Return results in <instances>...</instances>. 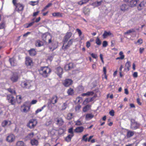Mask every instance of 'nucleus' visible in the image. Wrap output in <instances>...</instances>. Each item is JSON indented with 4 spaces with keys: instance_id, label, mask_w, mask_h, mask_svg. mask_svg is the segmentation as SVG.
Here are the masks:
<instances>
[{
    "instance_id": "nucleus-1",
    "label": "nucleus",
    "mask_w": 146,
    "mask_h": 146,
    "mask_svg": "<svg viewBox=\"0 0 146 146\" xmlns=\"http://www.w3.org/2000/svg\"><path fill=\"white\" fill-rule=\"evenodd\" d=\"M33 82L32 81L26 80L22 81L21 85L23 88L29 89L32 86Z\"/></svg>"
},
{
    "instance_id": "nucleus-2",
    "label": "nucleus",
    "mask_w": 146,
    "mask_h": 146,
    "mask_svg": "<svg viewBox=\"0 0 146 146\" xmlns=\"http://www.w3.org/2000/svg\"><path fill=\"white\" fill-rule=\"evenodd\" d=\"M140 125L139 123H137L134 119H131L130 120L131 129L132 130H136L139 128Z\"/></svg>"
},
{
    "instance_id": "nucleus-3",
    "label": "nucleus",
    "mask_w": 146,
    "mask_h": 146,
    "mask_svg": "<svg viewBox=\"0 0 146 146\" xmlns=\"http://www.w3.org/2000/svg\"><path fill=\"white\" fill-rule=\"evenodd\" d=\"M68 132L70 134L68 135L66 137L65 140L66 141L69 142L70 141L72 137L74 136V133L73 131V127H71L68 130Z\"/></svg>"
},
{
    "instance_id": "nucleus-4",
    "label": "nucleus",
    "mask_w": 146,
    "mask_h": 146,
    "mask_svg": "<svg viewBox=\"0 0 146 146\" xmlns=\"http://www.w3.org/2000/svg\"><path fill=\"white\" fill-rule=\"evenodd\" d=\"M30 107L31 106L29 105L28 103L25 102L21 106V109L22 111L25 113H27L29 111Z\"/></svg>"
},
{
    "instance_id": "nucleus-5",
    "label": "nucleus",
    "mask_w": 146,
    "mask_h": 146,
    "mask_svg": "<svg viewBox=\"0 0 146 146\" xmlns=\"http://www.w3.org/2000/svg\"><path fill=\"white\" fill-rule=\"evenodd\" d=\"M7 99L8 100V102L11 104V105H15V104L16 101L13 95L9 94L7 95Z\"/></svg>"
},
{
    "instance_id": "nucleus-6",
    "label": "nucleus",
    "mask_w": 146,
    "mask_h": 146,
    "mask_svg": "<svg viewBox=\"0 0 146 146\" xmlns=\"http://www.w3.org/2000/svg\"><path fill=\"white\" fill-rule=\"evenodd\" d=\"M17 0H13L12 2L14 5L16 6V9L18 11L23 10L24 7L21 4L17 3Z\"/></svg>"
},
{
    "instance_id": "nucleus-7",
    "label": "nucleus",
    "mask_w": 146,
    "mask_h": 146,
    "mask_svg": "<svg viewBox=\"0 0 146 146\" xmlns=\"http://www.w3.org/2000/svg\"><path fill=\"white\" fill-rule=\"evenodd\" d=\"M37 121L34 119H31L29 120L27 124V126L30 129L34 128L36 125Z\"/></svg>"
},
{
    "instance_id": "nucleus-8",
    "label": "nucleus",
    "mask_w": 146,
    "mask_h": 146,
    "mask_svg": "<svg viewBox=\"0 0 146 146\" xmlns=\"http://www.w3.org/2000/svg\"><path fill=\"white\" fill-rule=\"evenodd\" d=\"M38 70L40 72L43 73H50L51 72L50 69L48 66L41 67Z\"/></svg>"
},
{
    "instance_id": "nucleus-9",
    "label": "nucleus",
    "mask_w": 146,
    "mask_h": 146,
    "mask_svg": "<svg viewBox=\"0 0 146 146\" xmlns=\"http://www.w3.org/2000/svg\"><path fill=\"white\" fill-rule=\"evenodd\" d=\"M73 83V80L70 79H65L62 83L63 85L66 87L70 86Z\"/></svg>"
},
{
    "instance_id": "nucleus-10",
    "label": "nucleus",
    "mask_w": 146,
    "mask_h": 146,
    "mask_svg": "<svg viewBox=\"0 0 146 146\" xmlns=\"http://www.w3.org/2000/svg\"><path fill=\"white\" fill-rule=\"evenodd\" d=\"M73 43V39H70L67 44V42H66L65 44H64V42H63V44L62 47V49L64 50L68 48Z\"/></svg>"
},
{
    "instance_id": "nucleus-11",
    "label": "nucleus",
    "mask_w": 146,
    "mask_h": 146,
    "mask_svg": "<svg viewBox=\"0 0 146 146\" xmlns=\"http://www.w3.org/2000/svg\"><path fill=\"white\" fill-rule=\"evenodd\" d=\"M15 137L13 134H10L7 136L6 138V141L9 143H12L14 141Z\"/></svg>"
},
{
    "instance_id": "nucleus-12",
    "label": "nucleus",
    "mask_w": 146,
    "mask_h": 146,
    "mask_svg": "<svg viewBox=\"0 0 146 146\" xmlns=\"http://www.w3.org/2000/svg\"><path fill=\"white\" fill-rule=\"evenodd\" d=\"M56 123L58 126H61L64 123V121L62 117H57L55 120Z\"/></svg>"
},
{
    "instance_id": "nucleus-13",
    "label": "nucleus",
    "mask_w": 146,
    "mask_h": 146,
    "mask_svg": "<svg viewBox=\"0 0 146 146\" xmlns=\"http://www.w3.org/2000/svg\"><path fill=\"white\" fill-rule=\"evenodd\" d=\"M72 35V34L70 32L67 33L66 35L64 37L63 41L64 42V44H65L66 42H67L68 39L71 37Z\"/></svg>"
},
{
    "instance_id": "nucleus-14",
    "label": "nucleus",
    "mask_w": 146,
    "mask_h": 146,
    "mask_svg": "<svg viewBox=\"0 0 146 146\" xmlns=\"http://www.w3.org/2000/svg\"><path fill=\"white\" fill-rule=\"evenodd\" d=\"M25 64L27 66L29 67L33 66V64L32 59L29 58H26Z\"/></svg>"
},
{
    "instance_id": "nucleus-15",
    "label": "nucleus",
    "mask_w": 146,
    "mask_h": 146,
    "mask_svg": "<svg viewBox=\"0 0 146 146\" xmlns=\"http://www.w3.org/2000/svg\"><path fill=\"white\" fill-rule=\"evenodd\" d=\"M84 128L83 126L78 127L74 129V131L76 133H81L84 131Z\"/></svg>"
},
{
    "instance_id": "nucleus-16",
    "label": "nucleus",
    "mask_w": 146,
    "mask_h": 146,
    "mask_svg": "<svg viewBox=\"0 0 146 146\" xmlns=\"http://www.w3.org/2000/svg\"><path fill=\"white\" fill-rule=\"evenodd\" d=\"M18 79V76L16 74H13V75L11 78V80L13 82H17Z\"/></svg>"
},
{
    "instance_id": "nucleus-17",
    "label": "nucleus",
    "mask_w": 146,
    "mask_h": 146,
    "mask_svg": "<svg viewBox=\"0 0 146 146\" xmlns=\"http://www.w3.org/2000/svg\"><path fill=\"white\" fill-rule=\"evenodd\" d=\"M9 61L11 66H15L17 65L16 60L14 58H10Z\"/></svg>"
},
{
    "instance_id": "nucleus-18",
    "label": "nucleus",
    "mask_w": 146,
    "mask_h": 146,
    "mask_svg": "<svg viewBox=\"0 0 146 146\" xmlns=\"http://www.w3.org/2000/svg\"><path fill=\"white\" fill-rule=\"evenodd\" d=\"M54 103V102H53L52 100H50L49 101L48 104V106L49 109L51 110L55 106Z\"/></svg>"
},
{
    "instance_id": "nucleus-19",
    "label": "nucleus",
    "mask_w": 146,
    "mask_h": 146,
    "mask_svg": "<svg viewBox=\"0 0 146 146\" xmlns=\"http://www.w3.org/2000/svg\"><path fill=\"white\" fill-rule=\"evenodd\" d=\"M67 93L68 96H73L74 94V91L73 88H70L67 90Z\"/></svg>"
},
{
    "instance_id": "nucleus-20",
    "label": "nucleus",
    "mask_w": 146,
    "mask_h": 146,
    "mask_svg": "<svg viewBox=\"0 0 146 146\" xmlns=\"http://www.w3.org/2000/svg\"><path fill=\"white\" fill-rule=\"evenodd\" d=\"M138 1V0H131L128 4L130 7H133L135 6Z\"/></svg>"
},
{
    "instance_id": "nucleus-21",
    "label": "nucleus",
    "mask_w": 146,
    "mask_h": 146,
    "mask_svg": "<svg viewBox=\"0 0 146 146\" xmlns=\"http://www.w3.org/2000/svg\"><path fill=\"white\" fill-rule=\"evenodd\" d=\"M73 67V64L72 63H70L65 65L64 66V68L66 70H68L72 68Z\"/></svg>"
},
{
    "instance_id": "nucleus-22",
    "label": "nucleus",
    "mask_w": 146,
    "mask_h": 146,
    "mask_svg": "<svg viewBox=\"0 0 146 146\" xmlns=\"http://www.w3.org/2000/svg\"><path fill=\"white\" fill-rule=\"evenodd\" d=\"M126 68L125 69V72H127L129 70V68L131 66V62L129 61H127L125 64Z\"/></svg>"
},
{
    "instance_id": "nucleus-23",
    "label": "nucleus",
    "mask_w": 146,
    "mask_h": 146,
    "mask_svg": "<svg viewBox=\"0 0 146 146\" xmlns=\"http://www.w3.org/2000/svg\"><path fill=\"white\" fill-rule=\"evenodd\" d=\"M94 117V115L92 113H87L85 115V119L87 120H89Z\"/></svg>"
},
{
    "instance_id": "nucleus-24",
    "label": "nucleus",
    "mask_w": 146,
    "mask_h": 146,
    "mask_svg": "<svg viewBox=\"0 0 146 146\" xmlns=\"http://www.w3.org/2000/svg\"><path fill=\"white\" fill-rule=\"evenodd\" d=\"M42 40L45 42L47 40V38H49L50 37V35L47 33H45L42 35Z\"/></svg>"
},
{
    "instance_id": "nucleus-25",
    "label": "nucleus",
    "mask_w": 146,
    "mask_h": 146,
    "mask_svg": "<svg viewBox=\"0 0 146 146\" xmlns=\"http://www.w3.org/2000/svg\"><path fill=\"white\" fill-rule=\"evenodd\" d=\"M29 54L31 56H34L36 54V52L35 49L32 48L28 50Z\"/></svg>"
},
{
    "instance_id": "nucleus-26",
    "label": "nucleus",
    "mask_w": 146,
    "mask_h": 146,
    "mask_svg": "<svg viewBox=\"0 0 146 146\" xmlns=\"http://www.w3.org/2000/svg\"><path fill=\"white\" fill-rule=\"evenodd\" d=\"M31 143L33 145H37L38 144V141L37 139H33L31 140Z\"/></svg>"
},
{
    "instance_id": "nucleus-27",
    "label": "nucleus",
    "mask_w": 146,
    "mask_h": 146,
    "mask_svg": "<svg viewBox=\"0 0 146 146\" xmlns=\"http://www.w3.org/2000/svg\"><path fill=\"white\" fill-rule=\"evenodd\" d=\"M91 106L89 105H87L85 106L83 108V111L84 112H86L87 111L90 110L91 107Z\"/></svg>"
},
{
    "instance_id": "nucleus-28",
    "label": "nucleus",
    "mask_w": 146,
    "mask_h": 146,
    "mask_svg": "<svg viewBox=\"0 0 146 146\" xmlns=\"http://www.w3.org/2000/svg\"><path fill=\"white\" fill-rule=\"evenodd\" d=\"M134 134V132L129 130L127 132L126 136L127 138H129L132 136Z\"/></svg>"
},
{
    "instance_id": "nucleus-29",
    "label": "nucleus",
    "mask_w": 146,
    "mask_h": 146,
    "mask_svg": "<svg viewBox=\"0 0 146 146\" xmlns=\"http://www.w3.org/2000/svg\"><path fill=\"white\" fill-rule=\"evenodd\" d=\"M111 34V33L110 31L108 32L106 31H104L102 36L104 38H105L107 36L110 35Z\"/></svg>"
},
{
    "instance_id": "nucleus-30",
    "label": "nucleus",
    "mask_w": 146,
    "mask_h": 146,
    "mask_svg": "<svg viewBox=\"0 0 146 146\" xmlns=\"http://www.w3.org/2000/svg\"><path fill=\"white\" fill-rule=\"evenodd\" d=\"M43 44V42L39 40H37L36 42V46L38 47H40Z\"/></svg>"
},
{
    "instance_id": "nucleus-31",
    "label": "nucleus",
    "mask_w": 146,
    "mask_h": 146,
    "mask_svg": "<svg viewBox=\"0 0 146 146\" xmlns=\"http://www.w3.org/2000/svg\"><path fill=\"white\" fill-rule=\"evenodd\" d=\"M127 9V6L125 4H122L120 6V9L122 11H125Z\"/></svg>"
},
{
    "instance_id": "nucleus-32",
    "label": "nucleus",
    "mask_w": 146,
    "mask_h": 146,
    "mask_svg": "<svg viewBox=\"0 0 146 146\" xmlns=\"http://www.w3.org/2000/svg\"><path fill=\"white\" fill-rule=\"evenodd\" d=\"M135 30L133 29H131L129 30H127L126 32L124 33L125 35L129 34L131 33L135 32Z\"/></svg>"
},
{
    "instance_id": "nucleus-33",
    "label": "nucleus",
    "mask_w": 146,
    "mask_h": 146,
    "mask_svg": "<svg viewBox=\"0 0 146 146\" xmlns=\"http://www.w3.org/2000/svg\"><path fill=\"white\" fill-rule=\"evenodd\" d=\"M25 144L22 141H19L16 144V146H24Z\"/></svg>"
},
{
    "instance_id": "nucleus-34",
    "label": "nucleus",
    "mask_w": 146,
    "mask_h": 146,
    "mask_svg": "<svg viewBox=\"0 0 146 146\" xmlns=\"http://www.w3.org/2000/svg\"><path fill=\"white\" fill-rule=\"evenodd\" d=\"M94 100V98L93 97H92L90 98H86L85 100L84 101V102L85 103H86V104L88 103H89L90 102H92Z\"/></svg>"
},
{
    "instance_id": "nucleus-35",
    "label": "nucleus",
    "mask_w": 146,
    "mask_h": 146,
    "mask_svg": "<svg viewBox=\"0 0 146 146\" xmlns=\"http://www.w3.org/2000/svg\"><path fill=\"white\" fill-rule=\"evenodd\" d=\"M46 106V105H44L40 108H39L37 109L35 111V114H37L39 112L43 110L44 108H45Z\"/></svg>"
},
{
    "instance_id": "nucleus-36",
    "label": "nucleus",
    "mask_w": 146,
    "mask_h": 146,
    "mask_svg": "<svg viewBox=\"0 0 146 146\" xmlns=\"http://www.w3.org/2000/svg\"><path fill=\"white\" fill-rule=\"evenodd\" d=\"M7 91L11 93L13 95H16V92L15 91L13 90V89H11V88H8L7 89Z\"/></svg>"
},
{
    "instance_id": "nucleus-37",
    "label": "nucleus",
    "mask_w": 146,
    "mask_h": 146,
    "mask_svg": "<svg viewBox=\"0 0 146 146\" xmlns=\"http://www.w3.org/2000/svg\"><path fill=\"white\" fill-rule=\"evenodd\" d=\"M73 117V114L72 113H68L67 115V119L68 120L71 119Z\"/></svg>"
},
{
    "instance_id": "nucleus-38",
    "label": "nucleus",
    "mask_w": 146,
    "mask_h": 146,
    "mask_svg": "<svg viewBox=\"0 0 146 146\" xmlns=\"http://www.w3.org/2000/svg\"><path fill=\"white\" fill-rule=\"evenodd\" d=\"M8 123V121L7 120L3 121L1 125L3 127H5L7 126Z\"/></svg>"
},
{
    "instance_id": "nucleus-39",
    "label": "nucleus",
    "mask_w": 146,
    "mask_h": 146,
    "mask_svg": "<svg viewBox=\"0 0 146 146\" xmlns=\"http://www.w3.org/2000/svg\"><path fill=\"white\" fill-rule=\"evenodd\" d=\"M144 6V4L143 3H141L138 5L137 7L138 9L139 10H141Z\"/></svg>"
},
{
    "instance_id": "nucleus-40",
    "label": "nucleus",
    "mask_w": 146,
    "mask_h": 146,
    "mask_svg": "<svg viewBox=\"0 0 146 146\" xmlns=\"http://www.w3.org/2000/svg\"><path fill=\"white\" fill-rule=\"evenodd\" d=\"M89 0H82L78 2V4L81 5L86 3Z\"/></svg>"
},
{
    "instance_id": "nucleus-41",
    "label": "nucleus",
    "mask_w": 146,
    "mask_h": 146,
    "mask_svg": "<svg viewBox=\"0 0 146 146\" xmlns=\"http://www.w3.org/2000/svg\"><path fill=\"white\" fill-rule=\"evenodd\" d=\"M96 43L98 45H100L101 44V42L98 37H97L96 39Z\"/></svg>"
},
{
    "instance_id": "nucleus-42",
    "label": "nucleus",
    "mask_w": 146,
    "mask_h": 146,
    "mask_svg": "<svg viewBox=\"0 0 146 146\" xmlns=\"http://www.w3.org/2000/svg\"><path fill=\"white\" fill-rule=\"evenodd\" d=\"M34 135V134L33 132H31L28 134L27 136V137L29 139H31L33 137Z\"/></svg>"
},
{
    "instance_id": "nucleus-43",
    "label": "nucleus",
    "mask_w": 146,
    "mask_h": 146,
    "mask_svg": "<svg viewBox=\"0 0 146 146\" xmlns=\"http://www.w3.org/2000/svg\"><path fill=\"white\" fill-rule=\"evenodd\" d=\"M57 72L58 73H62L63 70L62 68L60 67H58L56 69Z\"/></svg>"
},
{
    "instance_id": "nucleus-44",
    "label": "nucleus",
    "mask_w": 146,
    "mask_h": 146,
    "mask_svg": "<svg viewBox=\"0 0 146 146\" xmlns=\"http://www.w3.org/2000/svg\"><path fill=\"white\" fill-rule=\"evenodd\" d=\"M88 135V134H86L84 135L82 137V140H84L85 142H87L88 140V138L87 137H86Z\"/></svg>"
},
{
    "instance_id": "nucleus-45",
    "label": "nucleus",
    "mask_w": 146,
    "mask_h": 146,
    "mask_svg": "<svg viewBox=\"0 0 146 146\" xmlns=\"http://www.w3.org/2000/svg\"><path fill=\"white\" fill-rule=\"evenodd\" d=\"M90 12V9L88 8H85L84 10L85 14H89Z\"/></svg>"
},
{
    "instance_id": "nucleus-46",
    "label": "nucleus",
    "mask_w": 146,
    "mask_h": 146,
    "mask_svg": "<svg viewBox=\"0 0 146 146\" xmlns=\"http://www.w3.org/2000/svg\"><path fill=\"white\" fill-rule=\"evenodd\" d=\"M108 45V42L106 41H103L102 43V46L104 47H106Z\"/></svg>"
},
{
    "instance_id": "nucleus-47",
    "label": "nucleus",
    "mask_w": 146,
    "mask_h": 146,
    "mask_svg": "<svg viewBox=\"0 0 146 146\" xmlns=\"http://www.w3.org/2000/svg\"><path fill=\"white\" fill-rule=\"evenodd\" d=\"M82 125V123L81 121L79 120H78L76 122L75 125Z\"/></svg>"
},
{
    "instance_id": "nucleus-48",
    "label": "nucleus",
    "mask_w": 146,
    "mask_h": 146,
    "mask_svg": "<svg viewBox=\"0 0 146 146\" xmlns=\"http://www.w3.org/2000/svg\"><path fill=\"white\" fill-rule=\"evenodd\" d=\"M35 23L34 21H33L32 22L28 24V25L26 27V28H28L31 26Z\"/></svg>"
},
{
    "instance_id": "nucleus-49",
    "label": "nucleus",
    "mask_w": 146,
    "mask_h": 146,
    "mask_svg": "<svg viewBox=\"0 0 146 146\" xmlns=\"http://www.w3.org/2000/svg\"><path fill=\"white\" fill-rule=\"evenodd\" d=\"M109 114L111 116H113L114 115V111L113 110H111L109 112Z\"/></svg>"
},
{
    "instance_id": "nucleus-50",
    "label": "nucleus",
    "mask_w": 146,
    "mask_h": 146,
    "mask_svg": "<svg viewBox=\"0 0 146 146\" xmlns=\"http://www.w3.org/2000/svg\"><path fill=\"white\" fill-rule=\"evenodd\" d=\"M76 31L78 33L79 36H80L82 34V32L81 30L79 29H77Z\"/></svg>"
},
{
    "instance_id": "nucleus-51",
    "label": "nucleus",
    "mask_w": 146,
    "mask_h": 146,
    "mask_svg": "<svg viewBox=\"0 0 146 146\" xmlns=\"http://www.w3.org/2000/svg\"><path fill=\"white\" fill-rule=\"evenodd\" d=\"M5 24L4 23H0V29H3L4 27Z\"/></svg>"
},
{
    "instance_id": "nucleus-52",
    "label": "nucleus",
    "mask_w": 146,
    "mask_h": 146,
    "mask_svg": "<svg viewBox=\"0 0 146 146\" xmlns=\"http://www.w3.org/2000/svg\"><path fill=\"white\" fill-rule=\"evenodd\" d=\"M87 93L88 96H93L94 94V92L93 91L88 92Z\"/></svg>"
},
{
    "instance_id": "nucleus-53",
    "label": "nucleus",
    "mask_w": 146,
    "mask_h": 146,
    "mask_svg": "<svg viewBox=\"0 0 146 146\" xmlns=\"http://www.w3.org/2000/svg\"><path fill=\"white\" fill-rule=\"evenodd\" d=\"M37 101L36 100H34L31 101V104H36L37 102Z\"/></svg>"
},
{
    "instance_id": "nucleus-54",
    "label": "nucleus",
    "mask_w": 146,
    "mask_h": 146,
    "mask_svg": "<svg viewBox=\"0 0 146 146\" xmlns=\"http://www.w3.org/2000/svg\"><path fill=\"white\" fill-rule=\"evenodd\" d=\"M91 55L95 59H96L97 58V56L96 54L93 53H92L91 54Z\"/></svg>"
},
{
    "instance_id": "nucleus-55",
    "label": "nucleus",
    "mask_w": 146,
    "mask_h": 146,
    "mask_svg": "<svg viewBox=\"0 0 146 146\" xmlns=\"http://www.w3.org/2000/svg\"><path fill=\"white\" fill-rule=\"evenodd\" d=\"M102 78H105L106 80L107 79V76L106 75V74H104L102 75Z\"/></svg>"
},
{
    "instance_id": "nucleus-56",
    "label": "nucleus",
    "mask_w": 146,
    "mask_h": 146,
    "mask_svg": "<svg viewBox=\"0 0 146 146\" xmlns=\"http://www.w3.org/2000/svg\"><path fill=\"white\" fill-rule=\"evenodd\" d=\"M137 103L139 105H141V103L140 102V100L139 98H138L137 99Z\"/></svg>"
},
{
    "instance_id": "nucleus-57",
    "label": "nucleus",
    "mask_w": 146,
    "mask_h": 146,
    "mask_svg": "<svg viewBox=\"0 0 146 146\" xmlns=\"http://www.w3.org/2000/svg\"><path fill=\"white\" fill-rule=\"evenodd\" d=\"M50 133L52 135H54L55 134V129H53L51 131H50Z\"/></svg>"
},
{
    "instance_id": "nucleus-58",
    "label": "nucleus",
    "mask_w": 146,
    "mask_h": 146,
    "mask_svg": "<svg viewBox=\"0 0 146 146\" xmlns=\"http://www.w3.org/2000/svg\"><path fill=\"white\" fill-rule=\"evenodd\" d=\"M52 123V121L51 120H50L49 121H48L46 122V126L49 125L50 124H51Z\"/></svg>"
},
{
    "instance_id": "nucleus-59",
    "label": "nucleus",
    "mask_w": 146,
    "mask_h": 146,
    "mask_svg": "<svg viewBox=\"0 0 146 146\" xmlns=\"http://www.w3.org/2000/svg\"><path fill=\"white\" fill-rule=\"evenodd\" d=\"M119 55L120 56V57L123 56V59L124 58V55L123 54V53L122 51H120L119 53Z\"/></svg>"
},
{
    "instance_id": "nucleus-60",
    "label": "nucleus",
    "mask_w": 146,
    "mask_h": 146,
    "mask_svg": "<svg viewBox=\"0 0 146 146\" xmlns=\"http://www.w3.org/2000/svg\"><path fill=\"white\" fill-rule=\"evenodd\" d=\"M144 50V48H139V52L141 54Z\"/></svg>"
},
{
    "instance_id": "nucleus-61",
    "label": "nucleus",
    "mask_w": 146,
    "mask_h": 146,
    "mask_svg": "<svg viewBox=\"0 0 146 146\" xmlns=\"http://www.w3.org/2000/svg\"><path fill=\"white\" fill-rule=\"evenodd\" d=\"M39 12V11H37L36 12H34L33 14V16L35 17L37 16L38 15Z\"/></svg>"
},
{
    "instance_id": "nucleus-62",
    "label": "nucleus",
    "mask_w": 146,
    "mask_h": 146,
    "mask_svg": "<svg viewBox=\"0 0 146 146\" xmlns=\"http://www.w3.org/2000/svg\"><path fill=\"white\" fill-rule=\"evenodd\" d=\"M41 18L40 17H39L37 18L36 20L34 21L35 22V23H38L40 20Z\"/></svg>"
},
{
    "instance_id": "nucleus-63",
    "label": "nucleus",
    "mask_w": 146,
    "mask_h": 146,
    "mask_svg": "<svg viewBox=\"0 0 146 146\" xmlns=\"http://www.w3.org/2000/svg\"><path fill=\"white\" fill-rule=\"evenodd\" d=\"M86 46L88 48H89V47L90 46V43L89 41H87V42L86 43Z\"/></svg>"
},
{
    "instance_id": "nucleus-64",
    "label": "nucleus",
    "mask_w": 146,
    "mask_h": 146,
    "mask_svg": "<svg viewBox=\"0 0 146 146\" xmlns=\"http://www.w3.org/2000/svg\"><path fill=\"white\" fill-rule=\"evenodd\" d=\"M142 40L141 38L139 39L137 41V42L139 43L140 44H142Z\"/></svg>"
}]
</instances>
